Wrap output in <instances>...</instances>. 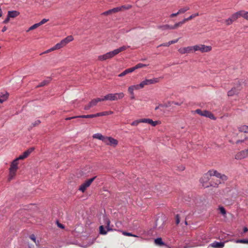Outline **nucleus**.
<instances>
[{
  "label": "nucleus",
  "instance_id": "nucleus-1",
  "mask_svg": "<svg viewBox=\"0 0 248 248\" xmlns=\"http://www.w3.org/2000/svg\"><path fill=\"white\" fill-rule=\"evenodd\" d=\"M209 176H216L217 178H220L223 181L227 180V177L225 175L221 174L216 170H211L205 174L203 177L201 179V182H202L204 179L206 181H208L209 179Z\"/></svg>",
  "mask_w": 248,
  "mask_h": 248
},
{
  "label": "nucleus",
  "instance_id": "nucleus-2",
  "mask_svg": "<svg viewBox=\"0 0 248 248\" xmlns=\"http://www.w3.org/2000/svg\"><path fill=\"white\" fill-rule=\"evenodd\" d=\"M74 39L72 36L70 35L64 39H62L60 43H57L54 46V49L56 50L59 49L61 48H62L64 46H65L67 44H68L69 42L73 41Z\"/></svg>",
  "mask_w": 248,
  "mask_h": 248
},
{
  "label": "nucleus",
  "instance_id": "nucleus-3",
  "mask_svg": "<svg viewBox=\"0 0 248 248\" xmlns=\"http://www.w3.org/2000/svg\"><path fill=\"white\" fill-rule=\"evenodd\" d=\"M193 49H194V52L200 51L202 53H204L210 51L212 49V47L209 46H205L204 45L200 44L194 46Z\"/></svg>",
  "mask_w": 248,
  "mask_h": 248
},
{
  "label": "nucleus",
  "instance_id": "nucleus-4",
  "mask_svg": "<svg viewBox=\"0 0 248 248\" xmlns=\"http://www.w3.org/2000/svg\"><path fill=\"white\" fill-rule=\"evenodd\" d=\"M108 98V95H106L103 98H97L92 100L87 105L85 106L84 109L88 110L91 108L97 105V103L104 100H107Z\"/></svg>",
  "mask_w": 248,
  "mask_h": 248
},
{
  "label": "nucleus",
  "instance_id": "nucleus-5",
  "mask_svg": "<svg viewBox=\"0 0 248 248\" xmlns=\"http://www.w3.org/2000/svg\"><path fill=\"white\" fill-rule=\"evenodd\" d=\"M160 78H153L152 79H146L145 80L142 81L140 83V86H141L142 88H143L146 85H149L150 84H153L158 83L159 81Z\"/></svg>",
  "mask_w": 248,
  "mask_h": 248
},
{
  "label": "nucleus",
  "instance_id": "nucleus-6",
  "mask_svg": "<svg viewBox=\"0 0 248 248\" xmlns=\"http://www.w3.org/2000/svg\"><path fill=\"white\" fill-rule=\"evenodd\" d=\"M236 86L232 88L231 90L228 92V95L229 96H232L235 94L238 93L239 92L241 89V82L238 81Z\"/></svg>",
  "mask_w": 248,
  "mask_h": 248
},
{
  "label": "nucleus",
  "instance_id": "nucleus-7",
  "mask_svg": "<svg viewBox=\"0 0 248 248\" xmlns=\"http://www.w3.org/2000/svg\"><path fill=\"white\" fill-rule=\"evenodd\" d=\"M95 177H93L86 181L80 186L79 190L81 191L82 192H84L86 189V188L91 185V184L93 181Z\"/></svg>",
  "mask_w": 248,
  "mask_h": 248
},
{
  "label": "nucleus",
  "instance_id": "nucleus-8",
  "mask_svg": "<svg viewBox=\"0 0 248 248\" xmlns=\"http://www.w3.org/2000/svg\"><path fill=\"white\" fill-rule=\"evenodd\" d=\"M193 48V46L181 47L178 49V52L181 54L193 53L194 52Z\"/></svg>",
  "mask_w": 248,
  "mask_h": 248
},
{
  "label": "nucleus",
  "instance_id": "nucleus-9",
  "mask_svg": "<svg viewBox=\"0 0 248 248\" xmlns=\"http://www.w3.org/2000/svg\"><path fill=\"white\" fill-rule=\"evenodd\" d=\"M129 46H123L119 48H117L112 51L109 52V58L114 57L115 55L118 54L120 52L126 50Z\"/></svg>",
  "mask_w": 248,
  "mask_h": 248
},
{
  "label": "nucleus",
  "instance_id": "nucleus-10",
  "mask_svg": "<svg viewBox=\"0 0 248 248\" xmlns=\"http://www.w3.org/2000/svg\"><path fill=\"white\" fill-rule=\"evenodd\" d=\"M124 94L123 93H109V100H117L124 97Z\"/></svg>",
  "mask_w": 248,
  "mask_h": 248
},
{
  "label": "nucleus",
  "instance_id": "nucleus-11",
  "mask_svg": "<svg viewBox=\"0 0 248 248\" xmlns=\"http://www.w3.org/2000/svg\"><path fill=\"white\" fill-rule=\"evenodd\" d=\"M107 113V112H100V113H97L95 114L80 115V116H78V117H79V118H94V117H96L102 116L106 115Z\"/></svg>",
  "mask_w": 248,
  "mask_h": 248
},
{
  "label": "nucleus",
  "instance_id": "nucleus-12",
  "mask_svg": "<svg viewBox=\"0 0 248 248\" xmlns=\"http://www.w3.org/2000/svg\"><path fill=\"white\" fill-rule=\"evenodd\" d=\"M247 157V153L245 150L241 151L235 155V159L237 160H241Z\"/></svg>",
  "mask_w": 248,
  "mask_h": 248
},
{
  "label": "nucleus",
  "instance_id": "nucleus-13",
  "mask_svg": "<svg viewBox=\"0 0 248 248\" xmlns=\"http://www.w3.org/2000/svg\"><path fill=\"white\" fill-rule=\"evenodd\" d=\"M140 89H142L141 86H140V84L132 85L129 87L128 91L131 95H133L134 91L139 90Z\"/></svg>",
  "mask_w": 248,
  "mask_h": 248
},
{
  "label": "nucleus",
  "instance_id": "nucleus-14",
  "mask_svg": "<svg viewBox=\"0 0 248 248\" xmlns=\"http://www.w3.org/2000/svg\"><path fill=\"white\" fill-rule=\"evenodd\" d=\"M93 137L94 139H97L101 140L105 142H107L108 140V138L105 137L104 136H103L102 135H101L100 133H96V134H94L93 136Z\"/></svg>",
  "mask_w": 248,
  "mask_h": 248
},
{
  "label": "nucleus",
  "instance_id": "nucleus-15",
  "mask_svg": "<svg viewBox=\"0 0 248 248\" xmlns=\"http://www.w3.org/2000/svg\"><path fill=\"white\" fill-rule=\"evenodd\" d=\"M225 242H218L215 241L210 244V246L214 248H223L224 247Z\"/></svg>",
  "mask_w": 248,
  "mask_h": 248
},
{
  "label": "nucleus",
  "instance_id": "nucleus-16",
  "mask_svg": "<svg viewBox=\"0 0 248 248\" xmlns=\"http://www.w3.org/2000/svg\"><path fill=\"white\" fill-rule=\"evenodd\" d=\"M240 17H242V10L232 14L230 17L232 21L234 22Z\"/></svg>",
  "mask_w": 248,
  "mask_h": 248
},
{
  "label": "nucleus",
  "instance_id": "nucleus-17",
  "mask_svg": "<svg viewBox=\"0 0 248 248\" xmlns=\"http://www.w3.org/2000/svg\"><path fill=\"white\" fill-rule=\"evenodd\" d=\"M108 231V222L107 223V225L105 228L103 225L99 227V232L100 234H106Z\"/></svg>",
  "mask_w": 248,
  "mask_h": 248
},
{
  "label": "nucleus",
  "instance_id": "nucleus-18",
  "mask_svg": "<svg viewBox=\"0 0 248 248\" xmlns=\"http://www.w3.org/2000/svg\"><path fill=\"white\" fill-rule=\"evenodd\" d=\"M202 116L209 118L213 120L216 119L214 115L211 112H210V111H207V110L203 111V113H202Z\"/></svg>",
  "mask_w": 248,
  "mask_h": 248
},
{
  "label": "nucleus",
  "instance_id": "nucleus-19",
  "mask_svg": "<svg viewBox=\"0 0 248 248\" xmlns=\"http://www.w3.org/2000/svg\"><path fill=\"white\" fill-rule=\"evenodd\" d=\"M18 162L17 159H15L11 163L10 169L17 170L18 169Z\"/></svg>",
  "mask_w": 248,
  "mask_h": 248
},
{
  "label": "nucleus",
  "instance_id": "nucleus-20",
  "mask_svg": "<svg viewBox=\"0 0 248 248\" xmlns=\"http://www.w3.org/2000/svg\"><path fill=\"white\" fill-rule=\"evenodd\" d=\"M118 144V141L111 137H109V146H112L114 147H116Z\"/></svg>",
  "mask_w": 248,
  "mask_h": 248
},
{
  "label": "nucleus",
  "instance_id": "nucleus-21",
  "mask_svg": "<svg viewBox=\"0 0 248 248\" xmlns=\"http://www.w3.org/2000/svg\"><path fill=\"white\" fill-rule=\"evenodd\" d=\"M239 132L248 133V126L246 125H241L238 128Z\"/></svg>",
  "mask_w": 248,
  "mask_h": 248
},
{
  "label": "nucleus",
  "instance_id": "nucleus-22",
  "mask_svg": "<svg viewBox=\"0 0 248 248\" xmlns=\"http://www.w3.org/2000/svg\"><path fill=\"white\" fill-rule=\"evenodd\" d=\"M16 170L10 169L9 175L8 177V181H10L13 179L16 174Z\"/></svg>",
  "mask_w": 248,
  "mask_h": 248
},
{
  "label": "nucleus",
  "instance_id": "nucleus-23",
  "mask_svg": "<svg viewBox=\"0 0 248 248\" xmlns=\"http://www.w3.org/2000/svg\"><path fill=\"white\" fill-rule=\"evenodd\" d=\"M133 71H133L132 67L130 68L127 69L125 70L124 72L121 73L120 74H119V77H122L124 76L126 74L131 73Z\"/></svg>",
  "mask_w": 248,
  "mask_h": 248
},
{
  "label": "nucleus",
  "instance_id": "nucleus-24",
  "mask_svg": "<svg viewBox=\"0 0 248 248\" xmlns=\"http://www.w3.org/2000/svg\"><path fill=\"white\" fill-rule=\"evenodd\" d=\"M19 12L16 11H9L8 13V16H9V17H12L14 18L17 16L19 15Z\"/></svg>",
  "mask_w": 248,
  "mask_h": 248
},
{
  "label": "nucleus",
  "instance_id": "nucleus-25",
  "mask_svg": "<svg viewBox=\"0 0 248 248\" xmlns=\"http://www.w3.org/2000/svg\"><path fill=\"white\" fill-rule=\"evenodd\" d=\"M186 21L185 20V19H184L182 21L179 22L178 23H175L173 26H171V29L172 30L175 29L181 26L182 25L184 24Z\"/></svg>",
  "mask_w": 248,
  "mask_h": 248
},
{
  "label": "nucleus",
  "instance_id": "nucleus-26",
  "mask_svg": "<svg viewBox=\"0 0 248 248\" xmlns=\"http://www.w3.org/2000/svg\"><path fill=\"white\" fill-rule=\"evenodd\" d=\"M190 9L188 6H186L184 7H182L178 11L179 14H184Z\"/></svg>",
  "mask_w": 248,
  "mask_h": 248
},
{
  "label": "nucleus",
  "instance_id": "nucleus-27",
  "mask_svg": "<svg viewBox=\"0 0 248 248\" xmlns=\"http://www.w3.org/2000/svg\"><path fill=\"white\" fill-rule=\"evenodd\" d=\"M34 150V147H31L28 149L27 151L24 152L23 154V155L25 156V158H27L30 154L33 152V151Z\"/></svg>",
  "mask_w": 248,
  "mask_h": 248
},
{
  "label": "nucleus",
  "instance_id": "nucleus-28",
  "mask_svg": "<svg viewBox=\"0 0 248 248\" xmlns=\"http://www.w3.org/2000/svg\"><path fill=\"white\" fill-rule=\"evenodd\" d=\"M155 243L156 245L160 246H164L165 244L162 241L161 238H157L155 240Z\"/></svg>",
  "mask_w": 248,
  "mask_h": 248
},
{
  "label": "nucleus",
  "instance_id": "nucleus-29",
  "mask_svg": "<svg viewBox=\"0 0 248 248\" xmlns=\"http://www.w3.org/2000/svg\"><path fill=\"white\" fill-rule=\"evenodd\" d=\"M41 123L39 120H36L34 122L32 123L29 126V130L31 129L33 127L38 125Z\"/></svg>",
  "mask_w": 248,
  "mask_h": 248
},
{
  "label": "nucleus",
  "instance_id": "nucleus-30",
  "mask_svg": "<svg viewBox=\"0 0 248 248\" xmlns=\"http://www.w3.org/2000/svg\"><path fill=\"white\" fill-rule=\"evenodd\" d=\"M171 26L169 25H164L162 26H159L158 27V29H160L162 30H172Z\"/></svg>",
  "mask_w": 248,
  "mask_h": 248
},
{
  "label": "nucleus",
  "instance_id": "nucleus-31",
  "mask_svg": "<svg viewBox=\"0 0 248 248\" xmlns=\"http://www.w3.org/2000/svg\"><path fill=\"white\" fill-rule=\"evenodd\" d=\"M199 14L198 13H195L194 14L191 15L190 16H189L188 17L186 18H185V20L186 22L188 21H189L193 18H195V17L199 16Z\"/></svg>",
  "mask_w": 248,
  "mask_h": 248
},
{
  "label": "nucleus",
  "instance_id": "nucleus-32",
  "mask_svg": "<svg viewBox=\"0 0 248 248\" xmlns=\"http://www.w3.org/2000/svg\"><path fill=\"white\" fill-rule=\"evenodd\" d=\"M146 66H147L146 64L140 63L137 64L135 66L132 67V68L133 69V71H134L135 70L137 69L138 68H140Z\"/></svg>",
  "mask_w": 248,
  "mask_h": 248
},
{
  "label": "nucleus",
  "instance_id": "nucleus-33",
  "mask_svg": "<svg viewBox=\"0 0 248 248\" xmlns=\"http://www.w3.org/2000/svg\"><path fill=\"white\" fill-rule=\"evenodd\" d=\"M108 58V53H107L106 54L99 56L98 57V59L101 61L105 60Z\"/></svg>",
  "mask_w": 248,
  "mask_h": 248
},
{
  "label": "nucleus",
  "instance_id": "nucleus-34",
  "mask_svg": "<svg viewBox=\"0 0 248 248\" xmlns=\"http://www.w3.org/2000/svg\"><path fill=\"white\" fill-rule=\"evenodd\" d=\"M120 11H121L120 7H118L109 10V14L117 13Z\"/></svg>",
  "mask_w": 248,
  "mask_h": 248
},
{
  "label": "nucleus",
  "instance_id": "nucleus-35",
  "mask_svg": "<svg viewBox=\"0 0 248 248\" xmlns=\"http://www.w3.org/2000/svg\"><path fill=\"white\" fill-rule=\"evenodd\" d=\"M159 123H159V121H153L152 119H149L148 124H150L152 126H155L157 124H158Z\"/></svg>",
  "mask_w": 248,
  "mask_h": 248
},
{
  "label": "nucleus",
  "instance_id": "nucleus-36",
  "mask_svg": "<svg viewBox=\"0 0 248 248\" xmlns=\"http://www.w3.org/2000/svg\"><path fill=\"white\" fill-rule=\"evenodd\" d=\"M9 96V93H6L3 94V98H1L0 97V103H2L4 101H6Z\"/></svg>",
  "mask_w": 248,
  "mask_h": 248
},
{
  "label": "nucleus",
  "instance_id": "nucleus-37",
  "mask_svg": "<svg viewBox=\"0 0 248 248\" xmlns=\"http://www.w3.org/2000/svg\"><path fill=\"white\" fill-rule=\"evenodd\" d=\"M242 17L248 20V12L242 10Z\"/></svg>",
  "mask_w": 248,
  "mask_h": 248
},
{
  "label": "nucleus",
  "instance_id": "nucleus-38",
  "mask_svg": "<svg viewBox=\"0 0 248 248\" xmlns=\"http://www.w3.org/2000/svg\"><path fill=\"white\" fill-rule=\"evenodd\" d=\"M121 8V11L129 9L131 8V5H123L120 7Z\"/></svg>",
  "mask_w": 248,
  "mask_h": 248
},
{
  "label": "nucleus",
  "instance_id": "nucleus-39",
  "mask_svg": "<svg viewBox=\"0 0 248 248\" xmlns=\"http://www.w3.org/2000/svg\"><path fill=\"white\" fill-rule=\"evenodd\" d=\"M236 243L248 244V239H238L235 241Z\"/></svg>",
  "mask_w": 248,
  "mask_h": 248
},
{
  "label": "nucleus",
  "instance_id": "nucleus-40",
  "mask_svg": "<svg viewBox=\"0 0 248 248\" xmlns=\"http://www.w3.org/2000/svg\"><path fill=\"white\" fill-rule=\"evenodd\" d=\"M39 26H40V25L38 23H36V24L33 25L32 26H31V27H30V28L29 29V30H28V31H30L33 30L34 29H35L39 27Z\"/></svg>",
  "mask_w": 248,
  "mask_h": 248
},
{
  "label": "nucleus",
  "instance_id": "nucleus-41",
  "mask_svg": "<svg viewBox=\"0 0 248 248\" xmlns=\"http://www.w3.org/2000/svg\"><path fill=\"white\" fill-rule=\"evenodd\" d=\"M50 80H45L43 81H42L40 84L38 86V87H43L44 86H45L47 84Z\"/></svg>",
  "mask_w": 248,
  "mask_h": 248
},
{
  "label": "nucleus",
  "instance_id": "nucleus-42",
  "mask_svg": "<svg viewBox=\"0 0 248 248\" xmlns=\"http://www.w3.org/2000/svg\"><path fill=\"white\" fill-rule=\"evenodd\" d=\"M122 233H123V234H124V235H125V236H133V237H138V236L133 234L131 233L127 232H124V231L122 232Z\"/></svg>",
  "mask_w": 248,
  "mask_h": 248
},
{
  "label": "nucleus",
  "instance_id": "nucleus-43",
  "mask_svg": "<svg viewBox=\"0 0 248 248\" xmlns=\"http://www.w3.org/2000/svg\"><path fill=\"white\" fill-rule=\"evenodd\" d=\"M225 23L227 25H230L233 23V21L231 17H229L225 21Z\"/></svg>",
  "mask_w": 248,
  "mask_h": 248
},
{
  "label": "nucleus",
  "instance_id": "nucleus-44",
  "mask_svg": "<svg viewBox=\"0 0 248 248\" xmlns=\"http://www.w3.org/2000/svg\"><path fill=\"white\" fill-rule=\"evenodd\" d=\"M219 210L220 212V213L221 214H222L223 215H225L226 214V210L225 209V208L222 207V206H221V207H219Z\"/></svg>",
  "mask_w": 248,
  "mask_h": 248
},
{
  "label": "nucleus",
  "instance_id": "nucleus-45",
  "mask_svg": "<svg viewBox=\"0 0 248 248\" xmlns=\"http://www.w3.org/2000/svg\"><path fill=\"white\" fill-rule=\"evenodd\" d=\"M140 123V119L134 121H133L131 124V125L132 126H137Z\"/></svg>",
  "mask_w": 248,
  "mask_h": 248
},
{
  "label": "nucleus",
  "instance_id": "nucleus-46",
  "mask_svg": "<svg viewBox=\"0 0 248 248\" xmlns=\"http://www.w3.org/2000/svg\"><path fill=\"white\" fill-rule=\"evenodd\" d=\"M48 21V19H43L40 22H39L38 23L39 24V25L41 26L44 24H45V23H46L47 21Z\"/></svg>",
  "mask_w": 248,
  "mask_h": 248
},
{
  "label": "nucleus",
  "instance_id": "nucleus-47",
  "mask_svg": "<svg viewBox=\"0 0 248 248\" xmlns=\"http://www.w3.org/2000/svg\"><path fill=\"white\" fill-rule=\"evenodd\" d=\"M180 217L178 215H176L175 216V222L176 224H178L180 222Z\"/></svg>",
  "mask_w": 248,
  "mask_h": 248
},
{
  "label": "nucleus",
  "instance_id": "nucleus-48",
  "mask_svg": "<svg viewBox=\"0 0 248 248\" xmlns=\"http://www.w3.org/2000/svg\"><path fill=\"white\" fill-rule=\"evenodd\" d=\"M195 112L201 116L202 115L203 111H202V110H201L200 109H196Z\"/></svg>",
  "mask_w": 248,
  "mask_h": 248
},
{
  "label": "nucleus",
  "instance_id": "nucleus-49",
  "mask_svg": "<svg viewBox=\"0 0 248 248\" xmlns=\"http://www.w3.org/2000/svg\"><path fill=\"white\" fill-rule=\"evenodd\" d=\"M170 45V42H169L166 43L162 44L160 45L159 46H158V47L162 46H169Z\"/></svg>",
  "mask_w": 248,
  "mask_h": 248
},
{
  "label": "nucleus",
  "instance_id": "nucleus-50",
  "mask_svg": "<svg viewBox=\"0 0 248 248\" xmlns=\"http://www.w3.org/2000/svg\"><path fill=\"white\" fill-rule=\"evenodd\" d=\"M148 120H149V119H140V123H143L148 124Z\"/></svg>",
  "mask_w": 248,
  "mask_h": 248
},
{
  "label": "nucleus",
  "instance_id": "nucleus-51",
  "mask_svg": "<svg viewBox=\"0 0 248 248\" xmlns=\"http://www.w3.org/2000/svg\"><path fill=\"white\" fill-rule=\"evenodd\" d=\"M30 238L31 239L33 240L34 242V243H36V237H35V236L34 234L31 235L30 236Z\"/></svg>",
  "mask_w": 248,
  "mask_h": 248
},
{
  "label": "nucleus",
  "instance_id": "nucleus-52",
  "mask_svg": "<svg viewBox=\"0 0 248 248\" xmlns=\"http://www.w3.org/2000/svg\"><path fill=\"white\" fill-rule=\"evenodd\" d=\"M56 49H54V46L51 47V48L47 50L45 52H44V53H49L51 51H54V50H55Z\"/></svg>",
  "mask_w": 248,
  "mask_h": 248
},
{
  "label": "nucleus",
  "instance_id": "nucleus-53",
  "mask_svg": "<svg viewBox=\"0 0 248 248\" xmlns=\"http://www.w3.org/2000/svg\"><path fill=\"white\" fill-rule=\"evenodd\" d=\"M25 158H26L22 154V155H19V156L18 157L16 158V159H17V160L18 161L19 160H22Z\"/></svg>",
  "mask_w": 248,
  "mask_h": 248
},
{
  "label": "nucleus",
  "instance_id": "nucleus-54",
  "mask_svg": "<svg viewBox=\"0 0 248 248\" xmlns=\"http://www.w3.org/2000/svg\"><path fill=\"white\" fill-rule=\"evenodd\" d=\"M9 20H10V17H9V16H7V18L3 21V23L4 24H6L9 21Z\"/></svg>",
  "mask_w": 248,
  "mask_h": 248
},
{
  "label": "nucleus",
  "instance_id": "nucleus-55",
  "mask_svg": "<svg viewBox=\"0 0 248 248\" xmlns=\"http://www.w3.org/2000/svg\"><path fill=\"white\" fill-rule=\"evenodd\" d=\"M179 14L178 13V12H177V13H173V14H172L170 15V17H173L174 16H178Z\"/></svg>",
  "mask_w": 248,
  "mask_h": 248
},
{
  "label": "nucleus",
  "instance_id": "nucleus-56",
  "mask_svg": "<svg viewBox=\"0 0 248 248\" xmlns=\"http://www.w3.org/2000/svg\"><path fill=\"white\" fill-rule=\"evenodd\" d=\"M179 39L169 41L170 45L177 43Z\"/></svg>",
  "mask_w": 248,
  "mask_h": 248
},
{
  "label": "nucleus",
  "instance_id": "nucleus-57",
  "mask_svg": "<svg viewBox=\"0 0 248 248\" xmlns=\"http://www.w3.org/2000/svg\"><path fill=\"white\" fill-rule=\"evenodd\" d=\"M79 118V117L77 116H74V117H67L65 119L66 120H70L74 118Z\"/></svg>",
  "mask_w": 248,
  "mask_h": 248
},
{
  "label": "nucleus",
  "instance_id": "nucleus-58",
  "mask_svg": "<svg viewBox=\"0 0 248 248\" xmlns=\"http://www.w3.org/2000/svg\"><path fill=\"white\" fill-rule=\"evenodd\" d=\"M182 102L181 103H179V102H172V104H174V105H178V106H180L182 104Z\"/></svg>",
  "mask_w": 248,
  "mask_h": 248
},
{
  "label": "nucleus",
  "instance_id": "nucleus-59",
  "mask_svg": "<svg viewBox=\"0 0 248 248\" xmlns=\"http://www.w3.org/2000/svg\"><path fill=\"white\" fill-rule=\"evenodd\" d=\"M58 226L61 228H62V229L64 228V226L61 223H58Z\"/></svg>",
  "mask_w": 248,
  "mask_h": 248
},
{
  "label": "nucleus",
  "instance_id": "nucleus-60",
  "mask_svg": "<svg viewBox=\"0 0 248 248\" xmlns=\"http://www.w3.org/2000/svg\"><path fill=\"white\" fill-rule=\"evenodd\" d=\"M7 30V27L6 26H4L2 29V32H4Z\"/></svg>",
  "mask_w": 248,
  "mask_h": 248
},
{
  "label": "nucleus",
  "instance_id": "nucleus-61",
  "mask_svg": "<svg viewBox=\"0 0 248 248\" xmlns=\"http://www.w3.org/2000/svg\"><path fill=\"white\" fill-rule=\"evenodd\" d=\"M248 231V229L247 227H244L243 229V232H246Z\"/></svg>",
  "mask_w": 248,
  "mask_h": 248
},
{
  "label": "nucleus",
  "instance_id": "nucleus-62",
  "mask_svg": "<svg viewBox=\"0 0 248 248\" xmlns=\"http://www.w3.org/2000/svg\"><path fill=\"white\" fill-rule=\"evenodd\" d=\"M244 142V140H238L236 141V143H241V142Z\"/></svg>",
  "mask_w": 248,
  "mask_h": 248
},
{
  "label": "nucleus",
  "instance_id": "nucleus-63",
  "mask_svg": "<svg viewBox=\"0 0 248 248\" xmlns=\"http://www.w3.org/2000/svg\"><path fill=\"white\" fill-rule=\"evenodd\" d=\"M221 183V181L220 180H218L217 182L215 184V186L218 185L219 184Z\"/></svg>",
  "mask_w": 248,
  "mask_h": 248
},
{
  "label": "nucleus",
  "instance_id": "nucleus-64",
  "mask_svg": "<svg viewBox=\"0 0 248 248\" xmlns=\"http://www.w3.org/2000/svg\"><path fill=\"white\" fill-rule=\"evenodd\" d=\"M108 11H106L103 13L104 15H108Z\"/></svg>",
  "mask_w": 248,
  "mask_h": 248
}]
</instances>
